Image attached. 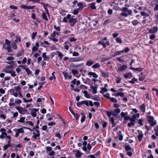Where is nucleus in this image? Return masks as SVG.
Wrapping results in <instances>:
<instances>
[{
    "label": "nucleus",
    "mask_w": 158,
    "mask_h": 158,
    "mask_svg": "<svg viewBox=\"0 0 158 158\" xmlns=\"http://www.w3.org/2000/svg\"><path fill=\"white\" fill-rule=\"evenodd\" d=\"M81 60L79 57H71L69 58V62H78Z\"/></svg>",
    "instance_id": "obj_10"
},
{
    "label": "nucleus",
    "mask_w": 158,
    "mask_h": 158,
    "mask_svg": "<svg viewBox=\"0 0 158 158\" xmlns=\"http://www.w3.org/2000/svg\"><path fill=\"white\" fill-rule=\"evenodd\" d=\"M110 101L112 102H117V100L114 98H110Z\"/></svg>",
    "instance_id": "obj_53"
},
{
    "label": "nucleus",
    "mask_w": 158,
    "mask_h": 158,
    "mask_svg": "<svg viewBox=\"0 0 158 158\" xmlns=\"http://www.w3.org/2000/svg\"><path fill=\"white\" fill-rule=\"evenodd\" d=\"M33 135L32 136V138L35 139H36L38 137L40 136V135L39 134H36L35 132H33L32 133Z\"/></svg>",
    "instance_id": "obj_40"
},
{
    "label": "nucleus",
    "mask_w": 158,
    "mask_h": 158,
    "mask_svg": "<svg viewBox=\"0 0 158 158\" xmlns=\"http://www.w3.org/2000/svg\"><path fill=\"white\" fill-rule=\"evenodd\" d=\"M37 34V32H33L32 33V35L31 36V38L32 39H33L35 38V36Z\"/></svg>",
    "instance_id": "obj_55"
},
{
    "label": "nucleus",
    "mask_w": 158,
    "mask_h": 158,
    "mask_svg": "<svg viewBox=\"0 0 158 158\" xmlns=\"http://www.w3.org/2000/svg\"><path fill=\"white\" fill-rule=\"evenodd\" d=\"M94 62L92 60H89L87 61L86 63V65L87 66H90L92 65Z\"/></svg>",
    "instance_id": "obj_19"
},
{
    "label": "nucleus",
    "mask_w": 158,
    "mask_h": 158,
    "mask_svg": "<svg viewBox=\"0 0 158 158\" xmlns=\"http://www.w3.org/2000/svg\"><path fill=\"white\" fill-rule=\"evenodd\" d=\"M32 111L31 112V115L33 117H35L36 115V112L38 110V109H33L31 110Z\"/></svg>",
    "instance_id": "obj_12"
},
{
    "label": "nucleus",
    "mask_w": 158,
    "mask_h": 158,
    "mask_svg": "<svg viewBox=\"0 0 158 158\" xmlns=\"http://www.w3.org/2000/svg\"><path fill=\"white\" fill-rule=\"evenodd\" d=\"M52 148L49 146L46 147V150L47 151H52Z\"/></svg>",
    "instance_id": "obj_60"
},
{
    "label": "nucleus",
    "mask_w": 158,
    "mask_h": 158,
    "mask_svg": "<svg viewBox=\"0 0 158 158\" xmlns=\"http://www.w3.org/2000/svg\"><path fill=\"white\" fill-rule=\"evenodd\" d=\"M16 109L21 114H28L27 113V110L24 109L22 107H17L16 108Z\"/></svg>",
    "instance_id": "obj_4"
},
{
    "label": "nucleus",
    "mask_w": 158,
    "mask_h": 158,
    "mask_svg": "<svg viewBox=\"0 0 158 158\" xmlns=\"http://www.w3.org/2000/svg\"><path fill=\"white\" fill-rule=\"evenodd\" d=\"M47 125H43L42 127V129L44 131H46L47 132L48 131V130L47 129Z\"/></svg>",
    "instance_id": "obj_46"
},
{
    "label": "nucleus",
    "mask_w": 158,
    "mask_h": 158,
    "mask_svg": "<svg viewBox=\"0 0 158 158\" xmlns=\"http://www.w3.org/2000/svg\"><path fill=\"white\" fill-rule=\"evenodd\" d=\"M131 23L133 25L136 26L139 22L137 20H134L132 21Z\"/></svg>",
    "instance_id": "obj_39"
},
{
    "label": "nucleus",
    "mask_w": 158,
    "mask_h": 158,
    "mask_svg": "<svg viewBox=\"0 0 158 158\" xmlns=\"http://www.w3.org/2000/svg\"><path fill=\"white\" fill-rule=\"evenodd\" d=\"M90 88L92 90V92L94 94H96L97 92V89L98 88L94 86H91Z\"/></svg>",
    "instance_id": "obj_21"
},
{
    "label": "nucleus",
    "mask_w": 158,
    "mask_h": 158,
    "mask_svg": "<svg viewBox=\"0 0 158 158\" xmlns=\"http://www.w3.org/2000/svg\"><path fill=\"white\" fill-rule=\"evenodd\" d=\"M88 75L89 76H92L93 77L98 78V75L95 73L91 72H89Z\"/></svg>",
    "instance_id": "obj_15"
},
{
    "label": "nucleus",
    "mask_w": 158,
    "mask_h": 158,
    "mask_svg": "<svg viewBox=\"0 0 158 158\" xmlns=\"http://www.w3.org/2000/svg\"><path fill=\"white\" fill-rule=\"evenodd\" d=\"M16 39L15 40V43L20 42L21 41V40L19 36L16 35L15 36Z\"/></svg>",
    "instance_id": "obj_24"
},
{
    "label": "nucleus",
    "mask_w": 158,
    "mask_h": 158,
    "mask_svg": "<svg viewBox=\"0 0 158 158\" xmlns=\"http://www.w3.org/2000/svg\"><path fill=\"white\" fill-rule=\"evenodd\" d=\"M154 18L156 23L158 24V12L156 14Z\"/></svg>",
    "instance_id": "obj_31"
},
{
    "label": "nucleus",
    "mask_w": 158,
    "mask_h": 158,
    "mask_svg": "<svg viewBox=\"0 0 158 158\" xmlns=\"http://www.w3.org/2000/svg\"><path fill=\"white\" fill-rule=\"evenodd\" d=\"M101 75L104 77H109L108 73L102 71H101Z\"/></svg>",
    "instance_id": "obj_18"
},
{
    "label": "nucleus",
    "mask_w": 158,
    "mask_h": 158,
    "mask_svg": "<svg viewBox=\"0 0 158 158\" xmlns=\"http://www.w3.org/2000/svg\"><path fill=\"white\" fill-rule=\"evenodd\" d=\"M83 93L84 94V96L87 98H90V94L88 93L87 92L86 90L83 91Z\"/></svg>",
    "instance_id": "obj_23"
},
{
    "label": "nucleus",
    "mask_w": 158,
    "mask_h": 158,
    "mask_svg": "<svg viewBox=\"0 0 158 158\" xmlns=\"http://www.w3.org/2000/svg\"><path fill=\"white\" fill-rule=\"evenodd\" d=\"M79 11H80L79 9H75L73 11V14L74 15H77L78 14Z\"/></svg>",
    "instance_id": "obj_48"
},
{
    "label": "nucleus",
    "mask_w": 158,
    "mask_h": 158,
    "mask_svg": "<svg viewBox=\"0 0 158 158\" xmlns=\"http://www.w3.org/2000/svg\"><path fill=\"white\" fill-rule=\"evenodd\" d=\"M158 31V27L157 26H154L152 29L148 30V32L151 33H154L157 32Z\"/></svg>",
    "instance_id": "obj_9"
},
{
    "label": "nucleus",
    "mask_w": 158,
    "mask_h": 158,
    "mask_svg": "<svg viewBox=\"0 0 158 158\" xmlns=\"http://www.w3.org/2000/svg\"><path fill=\"white\" fill-rule=\"evenodd\" d=\"M25 118L24 117H22L20 118V119L18 120V122L21 123H23L25 122Z\"/></svg>",
    "instance_id": "obj_32"
},
{
    "label": "nucleus",
    "mask_w": 158,
    "mask_h": 158,
    "mask_svg": "<svg viewBox=\"0 0 158 158\" xmlns=\"http://www.w3.org/2000/svg\"><path fill=\"white\" fill-rule=\"evenodd\" d=\"M90 8L93 10H95L96 9V7L95 6V3H92L90 4Z\"/></svg>",
    "instance_id": "obj_34"
},
{
    "label": "nucleus",
    "mask_w": 158,
    "mask_h": 158,
    "mask_svg": "<svg viewBox=\"0 0 158 158\" xmlns=\"http://www.w3.org/2000/svg\"><path fill=\"white\" fill-rule=\"evenodd\" d=\"M42 17L44 20H46L47 21H48V19L47 18V15L46 13H42Z\"/></svg>",
    "instance_id": "obj_37"
},
{
    "label": "nucleus",
    "mask_w": 158,
    "mask_h": 158,
    "mask_svg": "<svg viewBox=\"0 0 158 158\" xmlns=\"http://www.w3.org/2000/svg\"><path fill=\"white\" fill-rule=\"evenodd\" d=\"M16 43L14 42L12 43L11 44V45H12V48L15 50L17 48V47L16 44Z\"/></svg>",
    "instance_id": "obj_35"
},
{
    "label": "nucleus",
    "mask_w": 158,
    "mask_h": 158,
    "mask_svg": "<svg viewBox=\"0 0 158 158\" xmlns=\"http://www.w3.org/2000/svg\"><path fill=\"white\" fill-rule=\"evenodd\" d=\"M136 118L134 116H132L131 118H130V120L131 122H135V121Z\"/></svg>",
    "instance_id": "obj_50"
},
{
    "label": "nucleus",
    "mask_w": 158,
    "mask_h": 158,
    "mask_svg": "<svg viewBox=\"0 0 158 158\" xmlns=\"http://www.w3.org/2000/svg\"><path fill=\"white\" fill-rule=\"evenodd\" d=\"M127 68V66L126 65H123L119 67L117 69L118 72H122L126 70Z\"/></svg>",
    "instance_id": "obj_11"
},
{
    "label": "nucleus",
    "mask_w": 158,
    "mask_h": 158,
    "mask_svg": "<svg viewBox=\"0 0 158 158\" xmlns=\"http://www.w3.org/2000/svg\"><path fill=\"white\" fill-rule=\"evenodd\" d=\"M38 48H39L36 46H34L32 48V52H35L37 51L38 50Z\"/></svg>",
    "instance_id": "obj_47"
},
{
    "label": "nucleus",
    "mask_w": 158,
    "mask_h": 158,
    "mask_svg": "<svg viewBox=\"0 0 158 158\" xmlns=\"http://www.w3.org/2000/svg\"><path fill=\"white\" fill-rule=\"evenodd\" d=\"M144 79V77H143V73H141L139 76V80L140 81H142Z\"/></svg>",
    "instance_id": "obj_30"
},
{
    "label": "nucleus",
    "mask_w": 158,
    "mask_h": 158,
    "mask_svg": "<svg viewBox=\"0 0 158 158\" xmlns=\"http://www.w3.org/2000/svg\"><path fill=\"white\" fill-rule=\"evenodd\" d=\"M77 6L79 7V8L78 9H79L80 11L83 8L82 3H78L77 4Z\"/></svg>",
    "instance_id": "obj_29"
},
{
    "label": "nucleus",
    "mask_w": 158,
    "mask_h": 158,
    "mask_svg": "<svg viewBox=\"0 0 158 158\" xmlns=\"http://www.w3.org/2000/svg\"><path fill=\"white\" fill-rule=\"evenodd\" d=\"M7 136V134L5 132L2 133L1 135H0V139H3L6 138V137Z\"/></svg>",
    "instance_id": "obj_27"
},
{
    "label": "nucleus",
    "mask_w": 158,
    "mask_h": 158,
    "mask_svg": "<svg viewBox=\"0 0 158 158\" xmlns=\"http://www.w3.org/2000/svg\"><path fill=\"white\" fill-rule=\"evenodd\" d=\"M23 50H21V51L20 52H19L17 53V54L16 56L17 57H19L21 56L22 55V54L23 53Z\"/></svg>",
    "instance_id": "obj_44"
},
{
    "label": "nucleus",
    "mask_w": 158,
    "mask_h": 158,
    "mask_svg": "<svg viewBox=\"0 0 158 158\" xmlns=\"http://www.w3.org/2000/svg\"><path fill=\"white\" fill-rule=\"evenodd\" d=\"M137 81V79L135 78H133L131 81H129V82L131 84H134L135 81Z\"/></svg>",
    "instance_id": "obj_38"
},
{
    "label": "nucleus",
    "mask_w": 158,
    "mask_h": 158,
    "mask_svg": "<svg viewBox=\"0 0 158 158\" xmlns=\"http://www.w3.org/2000/svg\"><path fill=\"white\" fill-rule=\"evenodd\" d=\"M120 10L121 11L123 12L120 14V15L122 16L126 17H127L128 15H132V10H129L127 7H123L122 8H121Z\"/></svg>",
    "instance_id": "obj_1"
},
{
    "label": "nucleus",
    "mask_w": 158,
    "mask_h": 158,
    "mask_svg": "<svg viewBox=\"0 0 158 158\" xmlns=\"http://www.w3.org/2000/svg\"><path fill=\"white\" fill-rule=\"evenodd\" d=\"M46 54V52H44L42 54V56L44 58V60H47L49 58V57L47 56Z\"/></svg>",
    "instance_id": "obj_33"
},
{
    "label": "nucleus",
    "mask_w": 158,
    "mask_h": 158,
    "mask_svg": "<svg viewBox=\"0 0 158 158\" xmlns=\"http://www.w3.org/2000/svg\"><path fill=\"white\" fill-rule=\"evenodd\" d=\"M45 99L44 98H38L37 99L36 101V102H41L42 101L44 100Z\"/></svg>",
    "instance_id": "obj_56"
},
{
    "label": "nucleus",
    "mask_w": 158,
    "mask_h": 158,
    "mask_svg": "<svg viewBox=\"0 0 158 158\" xmlns=\"http://www.w3.org/2000/svg\"><path fill=\"white\" fill-rule=\"evenodd\" d=\"M137 132L139 134V135L137 136V137L139 141V142H141L142 140V139L143 136V133L142 131H141L138 130L137 131Z\"/></svg>",
    "instance_id": "obj_5"
},
{
    "label": "nucleus",
    "mask_w": 158,
    "mask_h": 158,
    "mask_svg": "<svg viewBox=\"0 0 158 158\" xmlns=\"http://www.w3.org/2000/svg\"><path fill=\"white\" fill-rule=\"evenodd\" d=\"M14 131L19 134L20 133H23L24 132V131L22 128L19 129L15 128L14 129Z\"/></svg>",
    "instance_id": "obj_13"
},
{
    "label": "nucleus",
    "mask_w": 158,
    "mask_h": 158,
    "mask_svg": "<svg viewBox=\"0 0 158 158\" xmlns=\"http://www.w3.org/2000/svg\"><path fill=\"white\" fill-rule=\"evenodd\" d=\"M55 154V152L53 151H52L51 152H50L49 154H48V155L50 156H54Z\"/></svg>",
    "instance_id": "obj_58"
},
{
    "label": "nucleus",
    "mask_w": 158,
    "mask_h": 158,
    "mask_svg": "<svg viewBox=\"0 0 158 158\" xmlns=\"http://www.w3.org/2000/svg\"><path fill=\"white\" fill-rule=\"evenodd\" d=\"M10 8H11V9H15V10H17L18 8L17 7L14 5H10Z\"/></svg>",
    "instance_id": "obj_62"
},
{
    "label": "nucleus",
    "mask_w": 158,
    "mask_h": 158,
    "mask_svg": "<svg viewBox=\"0 0 158 158\" xmlns=\"http://www.w3.org/2000/svg\"><path fill=\"white\" fill-rule=\"evenodd\" d=\"M20 7L23 9H26L27 10H30L34 9L35 7V6H29L25 5H20Z\"/></svg>",
    "instance_id": "obj_6"
},
{
    "label": "nucleus",
    "mask_w": 158,
    "mask_h": 158,
    "mask_svg": "<svg viewBox=\"0 0 158 158\" xmlns=\"http://www.w3.org/2000/svg\"><path fill=\"white\" fill-rule=\"evenodd\" d=\"M108 91L107 89L105 87H102L101 88V90L100 91V93L102 94H103L104 93L107 92Z\"/></svg>",
    "instance_id": "obj_28"
},
{
    "label": "nucleus",
    "mask_w": 158,
    "mask_h": 158,
    "mask_svg": "<svg viewBox=\"0 0 158 158\" xmlns=\"http://www.w3.org/2000/svg\"><path fill=\"white\" fill-rule=\"evenodd\" d=\"M82 154V153L79 150H78L76 151L75 156L77 158H80Z\"/></svg>",
    "instance_id": "obj_16"
},
{
    "label": "nucleus",
    "mask_w": 158,
    "mask_h": 158,
    "mask_svg": "<svg viewBox=\"0 0 158 158\" xmlns=\"http://www.w3.org/2000/svg\"><path fill=\"white\" fill-rule=\"evenodd\" d=\"M57 52L58 54V56L60 58V59H62V57L63 56L62 53L59 51H57Z\"/></svg>",
    "instance_id": "obj_52"
},
{
    "label": "nucleus",
    "mask_w": 158,
    "mask_h": 158,
    "mask_svg": "<svg viewBox=\"0 0 158 158\" xmlns=\"http://www.w3.org/2000/svg\"><path fill=\"white\" fill-rule=\"evenodd\" d=\"M98 44L99 45H102L103 48H105L106 46L110 45V41L107 40V37H105L98 41Z\"/></svg>",
    "instance_id": "obj_2"
},
{
    "label": "nucleus",
    "mask_w": 158,
    "mask_h": 158,
    "mask_svg": "<svg viewBox=\"0 0 158 158\" xmlns=\"http://www.w3.org/2000/svg\"><path fill=\"white\" fill-rule=\"evenodd\" d=\"M14 89L17 92H19L21 91V88L19 86H15L14 87Z\"/></svg>",
    "instance_id": "obj_36"
},
{
    "label": "nucleus",
    "mask_w": 158,
    "mask_h": 158,
    "mask_svg": "<svg viewBox=\"0 0 158 158\" xmlns=\"http://www.w3.org/2000/svg\"><path fill=\"white\" fill-rule=\"evenodd\" d=\"M148 122L150 124L151 126H153L156 124V123L154 120V119L153 116H147Z\"/></svg>",
    "instance_id": "obj_3"
},
{
    "label": "nucleus",
    "mask_w": 158,
    "mask_h": 158,
    "mask_svg": "<svg viewBox=\"0 0 158 158\" xmlns=\"http://www.w3.org/2000/svg\"><path fill=\"white\" fill-rule=\"evenodd\" d=\"M9 73H10L11 76L13 77H15L17 75L15 74V72L14 70H10Z\"/></svg>",
    "instance_id": "obj_42"
},
{
    "label": "nucleus",
    "mask_w": 158,
    "mask_h": 158,
    "mask_svg": "<svg viewBox=\"0 0 158 158\" xmlns=\"http://www.w3.org/2000/svg\"><path fill=\"white\" fill-rule=\"evenodd\" d=\"M124 77L125 78H131L132 77V74L131 73H128L124 75Z\"/></svg>",
    "instance_id": "obj_25"
},
{
    "label": "nucleus",
    "mask_w": 158,
    "mask_h": 158,
    "mask_svg": "<svg viewBox=\"0 0 158 158\" xmlns=\"http://www.w3.org/2000/svg\"><path fill=\"white\" fill-rule=\"evenodd\" d=\"M129 50L130 49L126 47L124 50L122 51H123V52H125L126 53L127 52H129Z\"/></svg>",
    "instance_id": "obj_61"
},
{
    "label": "nucleus",
    "mask_w": 158,
    "mask_h": 158,
    "mask_svg": "<svg viewBox=\"0 0 158 158\" xmlns=\"http://www.w3.org/2000/svg\"><path fill=\"white\" fill-rule=\"evenodd\" d=\"M25 71L27 73V74L28 75L31 74V72L28 68H27L26 69Z\"/></svg>",
    "instance_id": "obj_59"
},
{
    "label": "nucleus",
    "mask_w": 158,
    "mask_h": 158,
    "mask_svg": "<svg viewBox=\"0 0 158 158\" xmlns=\"http://www.w3.org/2000/svg\"><path fill=\"white\" fill-rule=\"evenodd\" d=\"M116 42L119 44H121L122 43V39L119 37H117L116 39Z\"/></svg>",
    "instance_id": "obj_41"
},
{
    "label": "nucleus",
    "mask_w": 158,
    "mask_h": 158,
    "mask_svg": "<svg viewBox=\"0 0 158 158\" xmlns=\"http://www.w3.org/2000/svg\"><path fill=\"white\" fill-rule=\"evenodd\" d=\"M0 118H2L3 119H5L6 118V115L4 114H0Z\"/></svg>",
    "instance_id": "obj_54"
},
{
    "label": "nucleus",
    "mask_w": 158,
    "mask_h": 158,
    "mask_svg": "<svg viewBox=\"0 0 158 158\" xmlns=\"http://www.w3.org/2000/svg\"><path fill=\"white\" fill-rule=\"evenodd\" d=\"M55 136L56 137L58 138L59 139H60L61 138L60 134L59 133H57L55 134Z\"/></svg>",
    "instance_id": "obj_63"
},
{
    "label": "nucleus",
    "mask_w": 158,
    "mask_h": 158,
    "mask_svg": "<svg viewBox=\"0 0 158 158\" xmlns=\"http://www.w3.org/2000/svg\"><path fill=\"white\" fill-rule=\"evenodd\" d=\"M72 73L74 75H77L79 73L78 71L75 69H72Z\"/></svg>",
    "instance_id": "obj_45"
},
{
    "label": "nucleus",
    "mask_w": 158,
    "mask_h": 158,
    "mask_svg": "<svg viewBox=\"0 0 158 158\" xmlns=\"http://www.w3.org/2000/svg\"><path fill=\"white\" fill-rule=\"evenodd\" d=\"M127 112H126V113H124L123 112H122L121 113V116L123 117H125L127 115Z\"/></svg>",
    "instance_id": "obj_64"
},
{
    "label": "nucleus",
    "mask_w": 158,
    "mask_h": 158,
    "mask_svg": "<svg viewBox=\"0 0 158 158\" xmlns=\"http://www.w3.org/2000/svg\"><path fill=\"white\" fill-rule=\"evenodd\" d=\"M103 95L106 98L110 99V94L107 93L105 94H103Z\"/></svg>",
    "instance_id": "obj_57"
},
{
    "label": "nucleus",
    "mask_w": 158,
    "mask_h": 158,
    "mask_svg": "<svg viewBox=\"0 0 158 158\" xmlns=\"http://www.w3.org/2000/svg\"><path fill=\"white\" fill-rule=\"evenodd\" d=\"M10 144H7L6 145H4V148H3V150H6L9 147H10Z\"/></svg>",
    "instance_id": "obj_51"
},
{
    "label": "nucleus",
    "mask_w": 158,
    "mask_h": 158,
    "mask_svg": "<svg viewBox=\"0 0 158 158\" xmlns=\"http://www.w3.org/2000/svg\"><path fill=\"white\" fill-rule=\"evenodd\" d=\"M77 21V19H74L72 17L69 20V22L71 26H73L76 23Z\"/></svg>",
    "instance_id": "obj_8"
},
{
    "label": "nucleus",
    "mask_w": 158,
    "mask_h": 158,
    "mask_svg": "<svg viewBox=\"0 0 158 158\" xmlns=\"http://www.w3.org/2000/svg\"><path fill=\"white\" fill-rule=\"evenodd\" d=\"M139 109L140 110V111L143 112V113H144L145 112V109H146V106L144 104H142L139 107Z\"/></svg>",
    "instance_id": "obj_14"
},
{
    "label": "nucleus",
    "mask_w": 158,
    "mask_h": 158,
    "mask_svg": "<svg viewBox=\"0 0 158 158\" xmlns=\"http://www.w3.org/2000/svg\"><path fill=\"white\" fill-rule=\"evenodd\" d=\"M123 53V51H115L114 54L113 56H116L120 55L121 53Z\"/></svg>",
    "instance_id": "obj_26"
},
{
    "label": "nucleus",
    "mask_w": 158,
    "mask_h": 158,
    "mask_svg": "<svg viewBox=\"0 0 158 158\" xmlns=\"http://www.w3.org/2000/svg\"><path fill=\"white\" fill-rule=\"evenodd\" d=\"M141 14L142 16L145 17H147L149 15L148 13H146L144 12H142L141 13Z\"/></svg>",
    "instance_id": "obj_49"
},
{
    "label": "nucleus",
    "mask_w": 158,
    "mask_h": 158,
    "mask_svg": "<svg viewBox=\"0 0 158 158\" xmlns=\"http://www.w3.org/2000/svg\"><path fill=\"white\" fill-rule=\"evenodd\" d=\"M55 31H54L50 35V37L49 38L51 40L55 42H57L58 41V40L55 38Z\"/></svg>",
    "instance_id": "obj_7"
},
{
    "label": "nucleus",
    "mask_w": 158,
    "mask_h": 158,
    "mask_svg": "<svg viewBox=\"0 0 158 158\" xmlns=\"http://www.w3.org/2000/svg\"><path fill=\"white\" fill-rule=\"evenodd\" d=\"M100 67V65L99 63H96L93 64L92 67V68L98 69Z\"/></svg>",
    "instance_id": "obj_22"
},
{
    "label": "nucleus",
    "mask_w": 158,
    "mask_h": 158,
    "mask_svg": "<svg viewBox=\"0 0 158 158\" xmlns=\"http://www.w3.org/2000/svg\"><path fill=\"white\" fill-rule=\"evenodd\" d=\"M130 69L133 70H136L137 71H138L139 72H141L143 70V68H135L133 67H131L130 68Z\"/></svg>",
    "instance_id": "obj_20"
},
{
    "label": "nucleus",
    "mask_w": 158,
    "mask_h": 158,
    "mask_svg": "<svg viewBox=\"0 0 158 158\" xmlns=\"http://www.w3.org/2000/svg\"><path fill=\"white\" fill-rule=\"evenodd\" d=\"M125 149L127 151L132 150L131 147L129 145H127L125 147Z\"/></svg>",
    "instance_id": "obj_43"
},
{
    "label": "nucleus",
    "mask_w": 158,
    "mask_h": 158,
    "mask_svg": "<svg viewBox=\"0 0 158 158\" xmlns=\"http://www.w3.org/2000/svg\"><path fill=\"white\" fill-rule=\"evenodd\" d=\"M3 48L7 50L8 52H10L12 51L10 45H8L6 47L5 45H4Z\"/></svg>",
    "instance_id": "obj_17"
}]
</instances>
